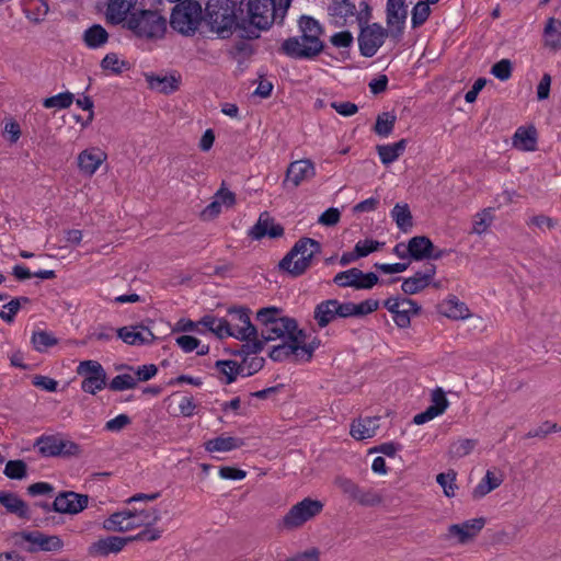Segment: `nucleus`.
I'll list each match as a JSON object with an SVG mask.
<instances>
[{
	"label": "nucleus",
	"mask_w": 561,
	"mask_h": 561,
	"mask_svg": "<svg viewBox=\"0 0 561 561\" xmlns=\"http://www.w3.org/2000/svg\"><path fill=\"white\" fill-rule=\"evenodd\" d=\"M436 274V266L432 263H427L421 271L414 273L413 276L405 278L402 282V291L407 295H414L432 284Z\"/></svg>",
	"instance_id": "aec40b11"
},
{
	"label": "nucleus",
	"mask_w": 561,
	"mask_h": 561,
	"mask_svg": "<svg viewBox=\"0 0 561 561\" xmlns=\"http://www.w3.org/2000/svg\"><path fill=\"white\" fill-rule=\"evenodd\" d=\"M396 121V116L389 112L379 114L374 127L375 133L381 137H388L394 128Z\"/></svg>",
	"instance_id": "8fccbe9b"
},
{
	"label": "nucleus",
	"mask_w": 561,
	"mask_h": 561,
	"mask_svg": "<svg viewBox=\"0 0 561 561\" xmlns=\"http://www.w3.org/2000/svg\"><path fill=\"white\" fill-rule=\"evenodd\" d=\"M4 474L10 479H22L26 476V465L22 460H10L4 468Z\"/></svg>",
	"instance_id": "bf43d9fd"
},
{
	"label": "nucleus",
	"mask_w": 561,
	"mask_h": 561,
	"mask_svg": "<svg viewBox=\"0 0 561 561\" xmlns=\"http://www.w3.org/2000/svg\"><path fill=\"white\" fill-rule=\"evenodd\" d=\"M106 159L107 154L102 149L98 147L88 148L78 154V169L83 175L91 178Z\"/></svg>",
	"instance_id": "412c9836"
},
{
	"label": "nucleus",
	"mask_w": 561,
	"mask_h": 561,
	"mask_svg": "<svg viewBox=\"0 0 561 561\" xmlns=\"http://www.w3.org/2000/svg\"><path fill=\"white\" fill-rule=\"evenodd\" d=\"M299 30L300 36L289 37L283 42L282 51L298 59H311L318 56L323 49L320 23L311 16L304 15L299 20Z\"/></svg>",
	"instance_id": "f03ea898"
},
{
	"label": "nucleus",
	"mask_w": 561,
	"mask_h": 561,
	"mask_svg": "<svg viewBox=\"0 0 561 561\" xmlns=\"http://www.w3.org/2000/svg\"><path fill=\"white\" fill-rule=\"evenodd\" d=\"M442 312L450 318V319H466L469 317V308L462 301H460L456 296H449L446 300H444L440 305Z\"/></svg>",
	"instance_id": "e433bc0d"
},
{
	"label": "nucleus",
	"mask_w": 561,
	"mask_h": 561,
	"mask_svg": "<svg viewBox=\"0 0 561 561\" xmlns=\"http://www.w3.org/2000/svg\"><path fill=\"white\" fill-rule=\"evenodd\" d=\"M333 23L342 27L356 15V5L351 0H332L328 7Z\"/></svg>",
	"instance_id": "bb28decb"
},
{
	"label": "nucleus",
	"mask_w": 561,
	"mask_h": 561,
	"mask_svg": "<svg viewBox=\"0 0 561 561\" xmlns=\"http://www.w3.org/2000/svg\"><path fill=\"white\" fill-rule=\"evenodd\" d=\"M12 540L15 547L31 553L60 551L64 548V542L59 536L46 535L38 530L14 533Z\"/></svg>",
	"instance_id": "6e6552de"
},
{
	"label": "nucleus",
	"mask_w": 561,
	"mask_h": 561,
	"mask_svg": "<svg viewBox=\"0 0 561 561\" xmlns=\"http://www.w3.org/2000/svg\"><path fill=\"white\" fill-rule=\"evenodd\" d=\"M420 310L421 307L416 301L409 298H401L398 316H394L393 320L398 327L407 328L410 325L411 316L417 314Z\"/></svg>",
	"instance_id": "a19ab883"
},
{
	"label": "nucleus",
	"mask_w": 561,
	"mask_h": 561,
	"mask_svg": "<svg viewBox=\"0 0 561 561\" xmlns=\"http://www.w3.org/2000/svg\"><path fill=\"white\" fill-rule=\"evenodd\" d=\"M117 336L131 346L150 345L156 340L154 334L144 325H130L119 328Z\"/></svg>",
	"instance_id": "4be33fe9"
},
{
	"label": "nucleus",
	"mask_w": 561,
	"mask_h": 561,
	"mask_svg": "<svg viewBox=\"0 0 561 561\" xmlns=\"http://www.w3.org/2000/svg\"><path fill=\"white\" fill-rule=\"evenodd\" d=\"M378 280L379 278L375 273H363V271L356 267L340 272L333 278V283L339 287H352L357 290L370 289Z\"/></svg>",
	"instance_id": "dca6fc26"
},
{
	"label": "nucleus",
	"mask_w": 561,
	"mask_h": 561,
	"mask_svg": "<svg viewBox=\"0 0 561 561\" xmlns=\"http://www.w3.org/2000/svg\"><path fill=\"white\" fill-rule=\"evenodd\" d=\"M130 417L126 414H119L105 423V430L108 432H119L130 424Z\"/></svg>",
	"instance_id": "e2e57ef3"
},
{
	"label": "nucleus",
	"mask_w": 561,
	"mask_h": 561,
	"mask_svg": "<svg viewBox=\"0 0 561 561\" xmlns=\"http://www.w3.org/2000/svg\"><path fill=\"white\" fill-rule=\"evenodd\" d=\"M160 518V512L157 508L125 510L112 514L104 522V528L111 531H128L139 527L152 526Z\"/></svg>",
	"instance_id": "0eeeda50"
},
{
	"label": "nucleus",
	"mask_w": 561,
	"mask_h": 561,
	"mask_svg": "<svg viewBox=\"0 0 561 561\" xmlns=\"http://www.w3.org/2000/svg\"><path fill=\"white\" fill-rule=\"evenodd\" d=\"M354 42V37L351 32L342 31L331 36V43L335 47H350Z\"/></svg>",
	"instance_id": "338daca9"
},
{
	"label": "nucleus",
	"mask_w": 561,
	"mask_h": 561,
	"mask_svg": "<svg viewBox=\"0 0 561 561\" xmlns=\"http://www.w3.org/2000/svg\"><path fill=\"white\" fill-rule=\"evenodd\" d=\"M243 446V439L239 437L232 436H218L213 439L207 440L204 444L205 449L208 453H226Z\"/></svg>",
	"instance_id": "f704fd0d"
},
{
	"label": "nucleus",
	"mask_w": 561,
	"mask_h": 561,
	"mask_svg": "<svg viewBox=\"0 0 561 561\" xmlns=\"http://www.w3.org/2000/svg\"><path fill=\"white\" fill-rule=\"evenodd\" d=\"M334 484L351 501L362 506L374 507L383 502V494L375 488L360 486L346 477H336Z\"/></svg>",
	"instance_id": "f8f14e48"
},
{
	"label": "nucleus",
	"mask_w": 561,
	"mask_h": 561,
	"mask_svg": "<svg viewBox=\"0 0 561 561\" xmlns=\"http://www.w3.org/2000/svg\"><path fill=\"white\" fill-rule=\"evenodd\" d=\"M88 495L72 491L62 492L53 502V510L62 514H77L88 506Z\"/></svg>",
	"instance_id": "6ab92c4d"
},
{
	"label": "nucleus",
	"mask_w": 561,
	"mask_h": 561,
	"mask_svg": "<svg viewBox=\"0 0 561 561\" xmlns=\"http://www.w3.org/2000/svg\"><path fill=\"white\" fill-rule=\"evenodd\" d=\"M199 323L208 329L210 332L216 334L219 339L230 336V332L227 331L226 319H219L213 316H205L202 318Z\"/></svg>",
	"instance_id": "de8ad7c7"
},
{
	"label": "nucleus",
	"mask_w": 561,
	"mask_h": 561,
	"mask_svg": "<svg viewBox=\"0 0 561 561\" xmlns=\"http://www.w3.org/2000/svg\"><path fill=\"white\" fill-rule=\"evenodd\" d=\"M76 373L82 377V391L95 394L106 387L107 375L103 366L93 359H87L79 363Z\"/></svg>",
	"instance_id": "4468645a"
},
{
	"label": "nucleus",
	"mask_w": 561,
	"mask_h": 561,
	"mask_svg": "<svg viewBox=\"0 0 561 561\" xmlns=\"http://www.w3.org/2000/svg\"><path fill=\"white\" fill-rule=\"evenodd\" d=\"M408 16V8L404 0L387 1V25L390 30V37L396 42L400 41L405 20Z\"/></svg>",
	"instance_id": "a211bd4d"
},
{
	"label": "nucleus",
	"mask_w": 561,
	"mask_h": 561,
	"mask_svg": "<svg viewBox=\"0 0 561 561\" xmlns=\"http://www.w3.org/2000/svg\"><path fill=\"white\" fill-rule=\"evenodd\" d=\"M365 19L363 12L357 15L360 28L357 41L360 55L370 58L376 55L386 38L390 36V30L378 23H364Z\"/></svg>",
	"instance_id": "1a4fd4ad"
},
{
	"label": "nucleus",
	"mask_w": 561,
	"mask_h": 561,
	"mask_svg": "<svg viewBox=\"0 0 561 561\" xmlns=\"http://www.w3.org/2000/svg\"><path fill=\"white\" fill-rule=\"evenodd\" d=\"M137 386V379L135 376L129 374H123L115 376L110 385L108 388L112 391H124L128 389H134Z\"/></svg>",
	"instance_id": "6e6d98bb"
},
{
	"label": "nucleus",
	"mask_w": 561,
	"mask_h": 561,
	"mask_svg": "<svg viewBox=\"0 0 561 561\" xmlns=\"http://www.w3.org/2000/svg\"><path fill=\"white\" fill-rule=\"evenodd\" d=\"M291 0H247L240 3L238 27L247 38H256L268 30L276 19L283 21Z\"/></svg>",
	"instance_id": "f257e3e1"
},
{
	"label": "nucleus",
	"mask_w": 561,
	"mask_h": 561,
	"mask_svg": "<svg viewBox=\"0 0 561 561\" xmlns=\"http://www.w3.org/2000/svg\"><path fill=\"white\" fill-rule=\"evenodd\" d=\"M236 203V195L231 191L220 187L214 195L213 202L203 210L204 218L211 219L221 213L222 207H231Z\"/></svg>",
	"instance_id": "c756f323"
},
{
	"label": "nucleus",
	"mask_w": 561,
	"mask_h": 561,
	"mask_svg": "<svg viewBox=\"0 0 561 561\" xmlns=\"http://www.w3.org/2000/svg\"><path fill=\"white\" fill-rule=\"evenodd\" d=\"M283 233V227L275 224L274 219L271 218L266 211L260 215L257 222L250 230V236L255 240H260L266 236L270 238H278L282 237Z\"/></svg>",
	"instance_id": "a878e982"
},
{
	"label": "nucleus",
	"mask_w": 561,
	"mask_h": 561,
	"mask_svg": "<svg viewBox=\"0 0 561 561\" xmlns=\"http://www.w3.org/2000/svg\"><path fill=\"white\" fill-rule=\"evenodd\" d=\"M543 46L551 51L561 49V21L549 18L543 28Z\"/></svg>",
	"instance_id": "7c9ffc66"
},
{
	"label": "nucleus",
	"mask_w": 561,
	"mask_h": 561,
	"mask_svg": "<svg viewBox=\"0 0 561 561\" xmlns=\"http://www.w3.org/2000/svg\"><path fill=\"white\" fill-rule=\"evenodd\" d=\"M205 19L213 31L222 33L229 30L234 22L231 1L208 0L205 7Z\"/></svg>",
	"instance_id": "2eb2a0df"
},
{
	"label": "nucleus",
	"mask_w": 561,
	"mask_h": 561,
	"mask_svg": "<svg viewBox=\"0 0 561 561\" xmlns=\"http://www.w3.org/2000/svg\"><path fill=\"white\" fill-rule=\"evenodd\" d=\"M435 250V245L425 236H416L409 240L407 245L408 254L415 261L425 260L431 255V251Z\"/></svg>",
	"instance_id": "2f4dec72"
},
{
	"label": "nucleus",
	"mask_w": 561,
	"mask_h": 561,
	"mask_svg": "<svg viewBox=\"0 0 561 561\" xmlns=\"http://www.w3.org/2000/svg\"><path fill=\"white\" fill-rule=\"evenodd\" d=\"M407 148V140L401 139L398 142L390 145H379L377 146V152L385 165H388L396 160L404 152Z\"/></svg>",
	"instance_id": "ea45409f"
},
{
	"label": "nucleus",
	"mask_w": 561,
	"mask_h": 561,
	"mask_svg": "<svg viewBox=\"0 0 561 561\" xmlns=\"http://www.w3.org/2000/svg\"><path fill=\"white\" fill-rule=\"evenodd\" d=\"M456 476L457 473L454 470H449L448 472H442L436 477V482L442 486L444 494L447 497H454L456 494Z\"/></svg>",
	"instance_id": "3c124183"
},
{
	"label": "nucleus",
	"mask_w": 561,
	"mask_h": 561,
	"mask_svg": "<svg viewBox=\"0 0 561 561\" xmlns=\"http://www.w3.org/2000/svg\"><path fill=\"white\" fill-rule=\"evenodd\" d=\"M319 345L320 341L316 336L309 339L305 332H298V335L285 339L283 343L274 346L270 357L275 362L286 359L309 362Z\"/></svg>",
	"instance_id": "39448f33"
},
{
	"label": "nucleus",
	"mask_w": 561,
	"mask_h": 561,
	"mask_svg": "<svg viewBox=\"0 0 561 561\" xmlns=\"http://www.w3.org/2000/svg\"><path fill=\"white\" fill-rule=\"evenodd\" d=\"M0 504L4 506L8 512L15 514L19 517H28L26 503L14 493L0 492Z\"/></svg>",
	"instance_id": "4c0bfd02"
},
{
	"label": "nucleus",
	"mask_w": 561,
	"mask_h": 561,
	"mask_svg": "<svg viewBox=\"0 0 561 561\" xmlns=\"http://www.w3.org/2000/svg\"><path fill=\"white\" fill-rule=\"evenodd\" d=\"M227 331L245 343L236 352L238 355H255L263 350L264 342L257 339V330L250 321V310L247 308H232L226 319Z\"/></svg>",
	"instance_id": "7ed1b4c3"
},
{
	"label": "nucleus",
	"mask_w": 561,
	"mask_h": 561,
	"mask_svg": "<svg viewBox=\"0 0 561 561\" xmlns=\"http://www.w3.org/2000/svg\"><path fill=\"white\" fill-rule=\"evenodd\" d=\"M57 342V339L46 331L34 332L32 336L33 346L38 352L46 351L48 347L56 345Z\"/></svg>",
	"instance_id": "864d4df0"
},
{
	"label": "nucleus",
	"mask_w": 561,
	"mask_h": 561,
	"mask_svg": "<svg viewBox=\"0 0 561 561\" xmlns=\"http://www.w3.org/2000/svg\"><path fill=\"white\" fill-rule=\"evenodd\" d=\"M49 5L46 0H26L24 13L30 22L42 23L48 14Z\"/></svg>",
	"instance_id": "58836bf2"
},
{
	"label": "nucleus",
	"mask_w": 561,
	"mask_h": 561,
	"mask_svg": "<svg viewBox=\"0 0 561 561\" xmlns=\"http://www.w3.org/2000/svg\"><path fill=\"white\" fill-rule=\"evenodd\" d=\"M477 444V439L459 438L450 444L448 448V455L453 459H460L471 454Z\"/></svg>",
	"instance_id": "49530a36"
},
{
	"label": "nucleus",
	"mask_w": 561,
	"mask_h": 561,
	"mask_svg": "<svg viewBox=\"0 0 561 561\" xmlns=\"http://www.w3.org/2000/svg\"><path fill=\"white\" fill-rule=\"evenodd\" d=\"M321 250V244L311 238L299 239L279 262V267L293 276L304 274L311 265L313 256Z\"/></svg>",
	"instance_id": "423d86ee"
},
{
	"label": "nucleus",
	"mask_w": 561,
	"mask_h": 561,
	"mask_svg": "<svg viewBox=\"0 0 561 561\" xmlns=\"http://www.w3.org/2000/svg\"><path fill=\"white\" fill-rule=\"evenodd\" d=\"M256 320L261 323V335L264 341L285 340L304 332L298 329L296 320L282 317L280 309L276 307L262 308L256 313Z\"/></svg>",
	"instance_id": "20e7f679"
},
{
	"label": "nucleus",
	"mask_w": 561,
	"mask_h": 561,
	"mask_svg": "<svg viewBox=\"0 0 561 561\" xmlns=\"http://www.w3.org/2000/svg\"><path fill=\"white\" fill-rule=\"evenodd\" d=\"M449 402L446 399L445 392L442 388H436L431 394V407L438 409L439 413L443 414L448 408Z\"/></svg>",
	"instance_id": "680f3d73"
},
{
	"label": "nucleus",
	"mask_w": 561,
	"mask_h": 561,
	"mask_svg": "<svg viewBox=\"0 0 561 561\" xmlns=\"http://www.w3.org/2000/svg\"><path fill=\"white\" fill-rule=\"evenodd\" d=\"M483 517L466 520L461 524H453L448 527V536L456 537L458 543H466L473 539L484 527Z\"/></svg>",
	"instance_id": "b1692460"
},
{
	"label": "nucleus",
	"mask_w": 561,
	"mask_h": 561,
	"mask_svg": "<svg viewBox=\"0 0 561 561\" xmlns=\"http://www.w3.org/2000/svg\"><path fill=\"white\" fill-rule=\"evenodd\" d=\"M503 482V476L494 470H488L484 478L478 483L472 491V497L482 499L493 490L497 489Z\"/></svg>",
	"instance_id": "72a5a7b5"
},
{
	"label": "nucleus",
	"mask_w": 561,
	"mask_h": 561,
	"mask_svg": "<svg viewBox=\"0 0 561 561\" xmlns=\"http://www.w3.org/2000/svg\"><path fill=\"white\" fill-rule=\"evenodd\" d=\"M126 25L137 36L154 38L163 35L167 21L156 11H140L137 14H133L127 20Z\"/></svg>",
	"instance_id": "9b49d317"
},
{
	"label": "nucleus",
	"mask_w": 561,
	"mask_h": 561,
	"mask_svg": "<svg viewBox=\"0 0 561 561\" xmlns=\"http://www.w3.org/2000/svg\"><path fill=\"white\" fill-rule=\"evenodd\" d=\"M247 357L243 358L242 363L238 364L234 360H217L216 367L226 377V383H232L238 375L245 373Z\"/></svg>",
	"instance_id": "37998d69"
},
{
	"label": "nucleus",
	"mask_w": 561,
	"mask_h": 561,
	"mask_svg": "<svg viewBox=\"0 0 561 561\" xmlns=\"http://www.w3.org/2000/svg\"><path fill=\"white\" fill-rule=\"evenodd\" d=\"M431 14L430 3L425 1L417 2L412 10L411 23L412 27L416 28L423 25Z\"/></svg>",
	"instance_id": "5fc2aeb1"
},
{
	"label": "nucleus",
	"mask_w": 561,
	"mask_h": 561,
	"mask_svg": "<svg viewBox=\"0 0 561 561\" xmlns=\"http://www.w3.org/2000/svg\"><path fill=\"white\" fill-rule=\"evenodd\" d=\"M491 73L501 81H506L512 76V62L510 59H502L491 68Z\"/></svg>",
	"instance_id": "052dcab7"
},
{
	"label": "nucleus",
	"mask_w": 561,
	"mask_h": 561,
	"mask_svg": "<svg viewBox=\"0 0 561 561\" xmlns=\"http://www.w3.org/2000/svg\"><path fill=\"white\" fill-rule=\"evenodd\" d=\"M133 538L108 536L101 538L89 547V554L93 557H106L110 553H117L123 550Z\"/></svg>",
	"instance_id": "393cba45"
},
{
	"label": "nucleus",
	"mask_w": 561,
	"mask_h": 561,
	"mask_svg": "<svg viewBox=\"0 0 561 561\" xmlns=\"http://www.w3.org/2000/svg\"><path fill=\"white\" fill-rule=\"evenodd\" d=\"M21 301L27 302L28 299L26 297L15 298L3 305L2 310H0V318L7 322H12L21 307Z\"/></svg>",
	"instance_id": "13d9d810"
},
{
	"label": "nucleus",
	"mask_w": 561,
	"mask_h": 561,
	"mask_svg": "<svg viewBox=\"0 0 561 561\" xmlns=\"http://www.w3.org/2000/svg\"><path fill=\"white\" fill-rule=\"evenodd\" d=\"M379 421L378 416L358 417L352 422L350 434L356 440L371 438L377 434Z\"/></svg>",
	"instance_id": "cd10ccee"
},
{
	"label": "nucleus",
	"mask_w": 561,
	"mask_h": 561,
	"mask_svg": "<svg viewBox=\"0 0 561 561\" xmlns=\"http://www.w3.org/2000/svg\"><path fill=\"white\" fill-rule=\"evenodd\" d=\"M493 221V215L491 208L483 209L478 213L473 219L472 233L482 234L491 226Z\"/></svg>",
	"instance_id": "603ef678"
},
{
	"label": "nucleus",
	"mask_w": 561,
	"mask_h": 561,
	"mask_svg": "<svg viewBox=\"0 0 561 561\" xmlns=\"http://www.w3.org/2000/svg\"><path fill=\"white\" fill-rule=\"evenodd\" d=\"M101 67L105 71L119 75L129 69V64L118 57L116 53H108L101 61Z\"/></svg>",
	"instance_id": "09e8293b"
},
{
	"label": "nucleus",
	"mask_w": 561,
	"mask_h": 561,
	"mask_svg": "<svg viewBox=\"0 0 561 561\" xmlns=\"http://www.w3.org/2000/svg\"><path fill=\"white\" fill-rule=\"evenodd\" d=\"M107 41L108 33L100 24L90 26L83 33V42L89 48L102 47L107 43Z\"/></svg>",
	"instance_id": "79ce46f5"
},
{
	"label": "nucleus",
	"mask_w": 561,
	"mask_h": 561,
	"mask_svg": "<svg viewBox=\"0 0 561 561\" xmlns=\"http://www.w3.org/2000/svg\"><path fill=\"white\" fill-rule=\"evenodd\" d=\"M316 175L314 164L309 159H301L291 162L286 171L284 184L291 183L294 187Z\"/></svg>",
	"instance_id": "5701e85b"
},
{
	"label": "nucleus",
	"mask_w": 561,
	"mask_h": 561,
	"mask_svg": "<svg viewBox=\"0 0 561 561\" xmlns=\"http://www.w3.org/2000/svg\"><path fill=\"white\" fill-rule=\"evenodd\" d=\"M137 0H108L105 18L107 23L113 25L127 22V15L135 7Z\"/></svg>",
	"instance_id": "c85d7f7f"
},
{
	"label": "nucleus",
	"mask_w": 561,
	"mask_h": 561,
	"mask_svg": "<svg viewBox=\"0 0 561 561\" xmlns=\"http://www.w3.org/2000/svg\"><path fill=\"white\" fill-rule=\"evenodd\" d=\"M147 81L151 89H154L161 93H171L179 89V80L173 76H149Z\"/></svg>",
	"instance_id": "a18cd8bd"
},
{
	"label": "nucleus",
	"mask_w": 561,
	"mask_h": 561,
	"mask_svg": "<svg viewBox=\"0 0 561 561\" xmlns=\"http://www.w3.org/2000/svg\"><path fill=\"white\" fill-rule=\"evenodd\" d=\"M331 107L334 108L342 116H352L357 113L358 107L356 104L344 101V102H332Z\"/></svg>",
	"instance_id": "774afa93"
},
{
	"label": "nucleus",
	"mask_w": 561,
	"mask_h": 561,
	"mask_svg": "<svg viewBox=\"0 0 561 561\" xmlns=\"http://www.w3.org/2000/svg\"><path fill=\"white\" fill-rule=\"evenodd\" d=\"M35 446L45 457L76 455L79 450V446L76 443L56 435L41 436L37 438Z\"/></svg>",
	"instance_id": "f3484780"
},
{
	"label": "nucleus",
	"mask_w": 561,
	"mask_h": 561,
	"mask_svg": "<svg viewBox=\"0 0 561 561\" xmlns=\"http://www.w3.org/2000/svg\"><path fill=\"white\" fill-rule=\"evenodd\" d=\"M527 225L537 227L540 230H546V229L550 230L556 227V221L546 215H536V216H533L527 221Z\"/></svg>",
	"instance_id": "69168bd1"
},
{
	"label": "nucleus",
	"mask_w": 561,
	"mask_h": 561,
	"mask_svg": "<svg viewBox=\"0 0 561 561\" xmlns=\"http://www.w3.org/2000/svg\"><path fill=\"white\" fill-rule=\"evenodd\" d=\"M391 217L401 231L409 232L412 229L413 218L408 204H397L391 210Z\"/></svg>",
	"instance_id": "c03bdc74"
},
{
	"label": "nucleus",
	"mask_w": 561,
	"mask_h": 561,
	"mask_svg": "<svg viewBox=\"0 0 561 561\" xmlns=\"http://www.w3.org/2000/svg\"><path fill=\"white\" fill-rule=\"evenodd\" d=\"M336 299H328L318 304L313 311V319L320 329L325 328L337 319Z\"/></svg>",
	"instance_id": "473e14b6"
},
{
	"label": "nucleus",
	"mask_w": 561,
	"mask_h": 561,
	"mask_svg": "<svg viewBox=\"0 0 561 561\" xmlns=\"http://www.w3.org/2000/svg\"><path fill=\"white\" fill-rule=\"evenodd\" d=\"M202 19V5L195 0H184L173 9L170 24L175 31L191 35L198 28Z\"/></svg>",
	"instance_id": "9d476101"
},
{
	"label": "nucleus",
	"mask_w": 561,
	"mask_h": 561,
	"mask_svg": "<svg viewBox=\"0 0 561 561\" xmlns=\"http://www.w3.org/2000/svg\"><path fill=\"white\" fill-rule=\"evenodd\" d=\"M322 508V502L306 497L290 507L279 522L278 527L285 530L297 529L319 515Z\"/></svg>",
	"instance_id": "ddd939ff"
},
{
	"label": "nucleus",
	"mask_w": 561,
	"mask_h": 561,
	"mask_svg": "<svg viewBox=\"0 0 561 561\" xmlns=\"http://www.w3.org/2000/svg\"><path fill=\"white\" fill-rule=\"evenodd\" d=\"M73 94L70 92H64L44 100L43 105L46 108H67L73 102Z\"/></svg>",
	"instance_id": "4d7b16f0"
},
{
	"label": "nucleus",
	"mask_w": 561,
	"mask_h": 561,
	"mask_svg": "<svg viewBox=\"0 0 561 561\" xmlns=\"http://www.w3.org/2000/svg\"><path fill=\"white\" fill-rule=\"evenodd\" d=\"M537 145V131L534 127H519L514 134L513 146L523 151H534Z\"/></svg>",
	"instance_id": "c9c22d12"
},
{
	"label": "nucleus",
	"mask_w": 561,
	"mask_h": 561,
	"mask_svg": "<svg viewBox=\"0 0 561 561\" xmlns=\"http://www.w3.org/2000/svg\"><path fill=\"white\" fill-rule=\"evenodd\" d=\"M380 243L378 241L374 240H365V241H358L355 245V251L357 253V256L364 257L368 254L377 251L379 249Z\"/></svg>",
	"instance_id": "0e129e2a"
}]
</instances>
